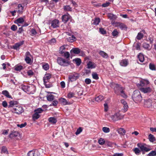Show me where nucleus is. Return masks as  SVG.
Returning <instances> with one entry per match:
<instances>
[{
  "mask_svg": "<svg viewBox=\"0 0 156 156\" xmlns=\"http://www.w3.org/2000/svg\"><path fill=\"white\" fill-rule=\"evenodd\" d=\"M110 86L114 89L115 93L118 95L120 94L121 90H124V88L121 87L120 85L113 83H111Z\"/></svg>",
  "mask_w": 156,
  "mask_h": 156,
  "instance_id": "nucleus-1",
  "label": "nucleus"
},
{
  "mask_svg": "<svg viewBox=\"0 0 156 156\" xmlns=\"http://www.w3.org/2000/svg\"><path fill=\"white\" fill-rule=\"evenodd\" d=\"M132 98L136 103L140 102L142 100V97L140 92L137 90H135L132 94Z\"/></svg>",
  "mask_w": 156,
  "mask_h": 156,
  "instance_id": "nucleus-2",
  "label": "nucleus"
},
{
  "mask_svg": "<svg viewBox=\"0 0 156 156\" xmlns=\"http://www.w3.org/2000/svg\"><path fill=\"white\" fill-rule=\"evenodd\" d=\"M111 118L113 121H116L122 119L124 116L121 115L119 112L114 114L113 115L110 116Z\"/></svg>",
  "mask_w": 156,
  "mask_h": 156,
  "instance_id": "nucleus-3",
  "label": "nucleus"
},
{
  "mask_svg": "<svg viewBox=\"0 0 156 156\" xmlns=\"http://www.w3.org/2000/svg\"><path fill=\"white\" fill-rule=\"evenodd\" d=\"M79 74L76 73L69 74L68 76V82H72L76 81L79 78Z\"/></svg>",
  "mask_w": 156,
  "mask_h": 156,
  "instance_id": "nucleus-4",
  "label": "nucleus"
},
{
  "mask_svg": "<svg viewBox=\"0 0 156 156\" xmlns=\"http://www.w3.org/2000/svg\"><path fill=\"white\" fill-rule=\"evenodd\" d=\"M57 61L59 65L64 66H68L70 64V63L68 61L61 57L57 58Z\"/></svg>",
  "mask_w": 156,
  "mask_h": 156,
  "instance_id": "nucleus-5",
  "label": "nucleus"
},
{
  "mask_svg": "<svg viewBox=\"0 0 156 156\" xmlns=\"http://www.w3.org/2000/svg\"><path fill=\"white\" fill-rule=\"evenodd\" d=\"M11 111L13 112L16 113L18 114H21L23 112L24 110L22 107L20 105H16L12 109Z\"/></svg>",
  "mask_w": 156,
  "mask_h": 156,
  "instance_id": "nucleus-6",
  "label": "nucleus"
},
{
  "mask_svg": "<svg viewBox=\"0 0 156 156\" xmlns=\"http://www.w3.org/2000/svg\"><path fill=\"white\" fill-rule=\"evenodd\" d=\"M137 146L143 152H148L151 150V148L147 147V145L144 143H138Z\"/></svg>",
  "mask_w": 156,
  "mask_h": 156,
  "instance_id": "nucleus-7",
  "label": "nucleus"
},
{
  "mask_svg": "<svg viewBox=\"0 0 156 156\" xmlns=\"http://www.w3.org/2000/svg\"><path fill=\"white\" fill-rule=\"evenodd\" d=\"M149 81L147 80L142 79L140 81L139 83L137 84V86L140 90V88L144 87L149 83Z\"/></svg>",
  "mask_w": 156,
  "mask_h": 156,
  "instance_id": "nucleus-8",
  "label": "nucleus"
},
{
  "mask_svg": "<svg viewBox=\"0 0 156 156\" xmlns=\"http://www.w3.org/2000/svg\"><path fill=\"white\" fill-rule=\"evenodd\" d=\"M141 92L144 94H148L153 91V89L150 87H144L140 88L139 90Z\"/></svg>",
  "mask_w": 156,
  "mask_h": 156,
  "instance_id": "nucleus-9",
  "label": "nucleus"
},
{
  "mask_svg": "<svg viewBox=\"0 0 156 156\" xmlns=\"http://www.w3.org/2000/svg\"><path fill=\"white\" fill-rule=\"evenodd\" d=\"M121 103L123 105V108L122 110V112L125 113L128 110V106L127 102L124 99H122L120 101Z\"/></svg>",
  "mask_w": 156,
  "mask_h": 156,
  "instance_id": "nucleus-10",
  "label": "nucleus"
},
{
  "mask_svg": "<svg viewBox=\"0 0 156 156\" xmlns=\"http://www.w3.org/2000/svg\"><path fill=\"white\" fill-rule=\"evenodd\" d=\"M51 27L53 28H56L59 26V21L57 20H55L50 23Z\"/></svg>",
  "mask_w": 156,
  "mask_h": 156,
  "instance_id": "nucleus-11",
  "label": "nucleus"
},
{
  "mask_svg": "<svg viewBox=\"0 0 156 156\" xmlns=\"http://www.w3.org/2000/svg\"><path fill=\"white\" fill-rule=\"evenodd\" d=\"M28 156H40V154L37 150H32L28 153Z\"/></svg>",
  "mask_w": 156,
  "mask_h": 156,
  "instance_id": "nucleus-12",
  "label": "nucleus"
},
{
  "mask_svg": "<svg viewBox=\"0 0 156 156\" xmlns=\"http://www.w3.org/2000/svg\"><path fill=\"white\" fill-rule=\"evenodd\" d=\"M71 18V16L69 14H65L62 16V21L64 23H66Z\"/></svg>",
  "mask_w": 156,
  "mask_h": 156,
  "instance_id": "nucleus-13",
  "label": "nucleus"
},
{
  "mask_svg": "<svg viewBox=\"0 0 156 156\" xmlns=\"http://www.w3.org/2000/svg\"><path fill=\"white\" fill-rule=\"evenodd\" d=\"M115 26L119 27L122 30H125L127 28L126 26L124 24L120 22L116 23Z\"/></svg>",
  "mask_w": 156,
  "mask_h": 156,
  "instance_id": "nucleus-14",
  "label": "nucleus"
},
{
  "mask_svg": "<svg viewBox=\"0 0 156 156\" xmlns=\"http://www.w3.org/2000/svg\"><path fill=\"white\" fill-rule=\"evenodd\" d=\"M51 77V75L50 73L45 74L43 77L44 83H48L50 78Z\"/></svg>",
  "mask_w": 156,
  "mask_h": 156,
  "instance_id": "nucleus-15",
  "label": "nucleus"
},
{
  "mask_svg": "<svg viewBox=\"0 0 156 156\" xmlns=\"http://www.w3.org/2000/svg\"><path fill=\"white\" fill-rule=\"evenodd\" d=\"M59 100L60 103L63 105H65L70 104V103L65 98H61L59 99Z\"/></svg>",
  "mask_w": 156,
  "mask_h": 156,
  "instance_id": "nucleus-16",
  "label": "nucleus"
},
{
  "mask_svg": "<svg viewBox=\"0 0 156 156\" xmlns=\"http://www.w3.org/2000/svg\"><path fill=\"white\" fill-rule=\"evenodd\" d=\"M81 51L78 48H73L71 50L70 52L71 54L73 53L76 54H78Z\"/></svg>",
  "mask_w": 156,
  "mask_h": 156,
  "instance_id": "nucleus-17",
  "label": "nucleus"
},
{
  "mask_svg": "<svg viewBox=\"0 0 156 156\" xmlns=\"http://www.w3.org/2000/svg\"><path fill=\"white\" fill-rule=\"evenodd\" d=\"M87 66L88 68H94L96 67V65L92 62L89 61L87 63Z\"/></svg>",
  "mask_w": 156,
  "mask_h": 156,
  "instance_id": "nucleus-18",
  "label": "nucleus"
},
{
  "mask_svg": "<svg viewBox=\"0 0 156 156\" xmlns=\"http://www.w3.org/2000/svg\"><path fill=\"white\" fill-rule=\"evenodd\" d=\"M23 42L24 41H22L16 43L13 46V48L16 50L18 49L20 46L23 44Z\"/></svg>",
  "mask_w": 156,
  "mask_h": 156,
  "instance_id": "nucleus-19",
  "label": "nucleus"
},
{
  "mask_svg": "<svg viewBox=\"0 0 156 156\" xmlns=\"http://www.w3.org/2000/svg\"><path fill=\"white\" fill-rule=\"evenodd\" d=\"M19 134V133L16 131L12 132L9 135V138H12L14 137H16L18 136Z\"/></svg>",
  "mask_w": 156,
  "mask_h": 156,
  "instance_id": "nucleus-20",
  "label": "nucleus"
},
{
  "mask_svg": "<svg viewBox=\"0 0 156 156\" xmlns=\"http://www.w3.org/2000/svg\"><path fill=\"white\" fill-rule=\"evenodd\" d=\"M73 62L77 66H80L81 63V59L78 58L73 59Z\"/></svg>",
  "mask_w": 156,
  "mask_h": 156,
  "instance_id": "nucleus-21",
  "label": "nucleus"
},
{
  "mask_svg": "<svg viewBox=\"0 0 156 156\" xmlns=\"http://www.w3.org/2000/svg\"><path fill=\"white\" fill-rule=\"evenodd\" d=\"M128 61L127 60L123 59L121 60L120 62V65L123 66H126L128 64Z\"/></svg>",
  "mask_w": 156,
  "mask_h": 156,
  "instance_id": "nucleus-22",
  "label": "nucleus"
},
{
  "mask_svg": "<svg viewBox=\"0 0 156 156\" xmlns=\"http://www.w3.org/2000/svg\"><path fill=\"white\" fill-rule=\"evenodd\" d=\"M23 22L24 20L23 18L21 17L16 20L15 21V23L17 24L19 26H20V24L23 23Z\"/></svg>",
  "mask_w": 156,
  "mask_h": 156,
  "instance_id": "nucleus-23",
  "label": "nucleus"
},
{
  "mask_svg": "<svg viewBox=\"0 0 156 156\" xmlns=\"http://www.w3.org/2000/svg\"><path fill=\"white\" fill-rule=\"evenodd\" d=\"M99 54L103 58H107L108 57V55L106 53L102 51H99Z\"/></svg>",
  "mask_w": 156,
  "mask_h": 156,
  "instance_id": "nucleus-24",
  "label": "nucleus"
},
{
  "mask_svg": "<svg viewBox=\"0 0 156 156\" xmlns=\"http://www.w3.org/2000/svg\"><path fill=\"white\" fill-rule=\"evenodd\" d=\"M35 87L34 86H29L27 90V93L28 94H33L34 93V91L33 90L34 89Z\"/></svg>",
  "mask_w": 156,
  "mask_h": 156,
  "instance_id": "nucleus-25",
  "label": "nucleus"
},
{
  "mask_svg": "<svg viewBox=\"0 0 156 156\" xmlns=\"http://www.w3.org/2000/svg\"><path fill=\"white\" fill-rule=\"evenodd\" d=\"M2 94L7 98H12L11 96L9 95V92L7 90H4L2 91Z\"/></svg>",
  "mask_w": 156,
  "mask_h": 156,
  "instance_id": "nucleus-26",
  "label": "nucleus"
},
{
  "mask_svg": "<svg viewBox=\"0 0 156 156\" xmlns=\"http://www.w3.org/2000/svg\"><path fill=\"white\" fill-rule=\"evenodd\" d=\"M48 121L49 122L52 124H55L57 121L56 119L54 117H50L49 118Z\"/></svg>",
  "mask_w": 156,
  "mask_h": 156,
  "instance_id": "nucleus-27",
  "label": "nucleus"
},
{
  "mask_svg": "<svg viewBox=\"0 0 156 156\" xmlns=\"http://www.w3.org/2000/svg\"><path fill=\"white\" fill-rule=\"evenodd\" d=\"M90 69H84L83 70L82 74L83 75H86L90 74Z\"/></svg>",
  "mask_w": 156,
  "mask_h": 156,
  "instance_id": "nucleus-28",
  "label": "nucleus"
},
{
  "mask_svg": "<svg viewBox=\"0 0 156 156\" xmlns=\"http://www.w3.org/2000/svg\"><path fill=\"white\" fill-rule=\"evenodd\" d=\"M104 99V97L102 95H99L95 98V100L98 102H100Z\"/></svg>",
  "mask_w": 156,
  "mask_h": 156,
  "instance_id": "nucleus-29",
  "label": "nucleus"
},
{
  "mask_svg": "<svg viewBox=\"0 0 156 156\" xmlns=\"http://www.w3.org/2000/svg\"><path fill=\"white\" fill-rule=\"evenodd\" d=\"M93 24L96 25H98L100 22V20L99 18H96L93 20Z\"/></svg>",
  "mask_w": 156,
  "mask_h": 156,
  "instance_id": "nucleus-30",
  "label": "nucleus"
},
{
  "mask_svg": "<svg viewBox=\"0 0 156 156\" xmlns=\"http://www.w3.org/2000/svg\"><path fill=\"white\" fill-rule=\"evenodd\" d=\"M46 98L48 101H52L54 100L55 96L52 94H50L47 95Z\"/></svg>",
  "mask_w": 156,
  "mask_h": 156,
  "instance_id": "nucleus-31",
  "label": "nucleus"
},
{
  "mask_svg": "<svg viewBox=\"0 0 156 156\" xmlns=\"http://www.w3.org/2000/svg\"><path fill=\"white\" fill-rule=\"evenodd\" d=\"M17 102L14 101H11L9 102V107H12L14 106H16V105L17 104Z\"/></svg>",
  "mask_w": 156,
  "mask_h": 156,
  "instance_id": "nucleus-32",
  "label": "nucleus"
},
{
  "mask_svg": "<svg viewBox=\"0 0 156 156\" xmlns=\"http://www.w3.org/2000/svg\"><path fill=\"white\" fill-rule=\"evenodd\" d=\"M139 60L141 62H143L144 60V58L143 54L140 53L138 56Z\"/></svg>",
  "mask_w": 156,
  "mask_h": 156,
  "instance_id": "nucleus-33",
  "label": "nucleus"
},
{
  "mask_svg": "<svg viewBox=\"0 0 156 156\" xmlns=\"http://www.w3.org/2000/svg\"><path fill=\"white\" fill-rule=\"evenodd\" d=\"M118 132L120 135H123L125 134L126 132L124 129L122 128H120L118 129Z\"/></svg>",
  "mask_w": 156,
  "mask_h": 156,
  "instance_id": "nucleus-34",
  "label": "nucleus"
},
{
  "mask_svg": "<svg viewBox=\"0 0 156 156\" xmlns=\"http://www.w3.org/2000/svg\"><path fill=\"white\" fill-rule=\"evenodd\" d=\"M67 39L68 41L70 42H73L76 39V37L73 35L68 37Z\"/></svg>",
  "mask_w": 156,
  "mask_h": 156,
  "instance_id": "nucleus-35",
  "label": "nucleus"
},
{
  "mask_svg": "<svg viewBox=\"0 0 156 156\" xmlns=\"http://www.w3.org/2000/svg\"><path fill=\"white\" fill-rule=\"evenodd\" d=\"M40 115L39 114L35 112L32 116L33 119L34 120H35L38 119L40 117Z\"/></svg>",
  "mask_w": 156,
  "mask_h": 156,
  "instance_id": "nucleus-36",
  "label": "nucleus"
},
{
  "mask_svg": "<svg viewBox=\"0 0 156 156\" xmlns=\"http://www.w3.org/2000/svg\"><path fill=\"white\" fill-rule=\"evenodd\" d=\"M119 34V32L116 29H115L112 32V35L114 37H117Z\"/></svg>",
  "mask_w": 156,
  "mask_h": 156,
  "instance_id": "nucleus-37",
  "label": "nucleus"
},
{
  "mask_svg": "<svg viewBox=\"0 0 156 156\" xmlns=\"http://www.w3.org/2000/svg\"><path fill=\"white\" fill-rule=\"evenodd\" d=\"M19 10L18 11V12L19 13H21L23 12V6L21 4H19L18 6Z\"/></svg>",
  "mask_w": 156,
  "mask_h": 156,
  "instance_id": "nucleus-38",
  "label": "nucleus"
},
{
  "mask_svg": "<svg viewBox=\"0 0 156 156\" xmlns=\"http://www.w3.org/2000/svg\"><path fill=\"white\" fill-rule=\"evenodd\" d=\"M108 17L110 20H114L117 17L116 16L112 14H109L108 15Z\"/></svg>",
  "mask_w": 156,
  "mask_h": 156,
  "instance_id": "nucleus-39",
  "label": "nucleus"
},
{
  "mask_svg": "<svg viewBox=\"0 0 156 156\" xmlns=\"http://www.w3.org/2000/svg\"><path fill=\"white\" fill-rule=\"evenodd\" d=\"M143 47L144 48L147 49L148 50H150L151 49L149 44L146 43H144L143 44Z\"/></svg>",
  "mask_w": 156,
  "mask_h": 156,
  "instance_id": "nucleus-40",
  "label": "nucleus"
},
{
  "mask_svg": "<svg viewBox=\"0 0 156 156\" xmlns=\"http://www.w3.org/2000/svg\"><path fill=\"white\" fill-rule=\"evenodd\" d=\"M149 140L152 142H154L155 141V138L154 136L151 134H150L149 135Z\"/></svg>",
  "mask_w": 156,
  "mask_h": 156,
  "instance_id": "nucleus-41",
  "label": "nucleus"
},
{
  "mask_svg": "<svg viewBox=\"0 0 156 156\" xmlns=\"http://www.w3.org/2000/svg\"><path fill=\"white\" fill-rule=\"evenodd\" d=\"M1 152L2 153H5L8 154V151L7 148L4 146H3L2 148Z\"/></svg>",
  "mask_w": 156,
  "mask_h": 156,
  "instance_id": "nucleus-42",
  "label": "nucleus"
},
{
  "mask_svg": "<svg viewBox=\"0 0 156 156\" xmlns=\"http://www.w3.org/2000/svg\"><path fill=\"white\" fill-rule=\"evenodd\" d=\"M92 75L93 78L94 79H95V80H98L99 79V77L98 76V74L96 73L95 72H93L92 73Z\"/></svg>",
  "mask_w": 156,
  "mask_h": 156,
  "instance_id": "nucleus-43",
  "label": "nucleus"
},
{
  "mask_svg": "<svg viewBox=\"0 0 156 156\" xmlns=\"http://www.w3.org/2000/svg\"><path fill=\"white\" fill-rule=\"evenodd\" d=\"M133 151L137 155H139L140 152V150L138 148L136 147L134 148Z\"/></svg>",
  "mask_w": 156,
  "mask_h": 156,
  "instance_id": "nucleus-44",
  "label": "nucleus"
},
{
  "mask_svg": "<svg viewBox=\"0 0 156 156\" xmlns=\"http://www.w3.org/2000/svg\"><path fill=\"white\" fill-rule=\"evenodd\" d=\"M43 110L41 108H39L34 110V112L36 113L39 114L42 112Z\"/></svg>",
  "mask_w": 156,
  "mask_h": 156,
  "instance_id": "nucleus-45",
  "label": "nucleus"
},
{
  "mask_svg": "<svg viewBox=\"0 0 156 156\" xmlns=\"http://www.w3.org/2000/svg\"><path fill=\"white\" fill-rule=\"evenodd\" d=\"M75 94L72 92H69L67 95V97L69 98H71L74 97Z\"/></svg>",
  "mask_w": 156,
  "mask_h": 156,
  "instance_id": "nucleus-46",
  "label": "nucleus"
},
{
  "mask_svg": "<svg viewBox=\"0 0 156 156\" xmlns=\"http://www.w3.org/2000/svg\"><path fill=\"white\" fill-rule=\"evenodd\" d=\"M148 156H156V151H152L148 154Z\"/></svg>",
  "mask_w": 156,
  "mask_h": 156,
  "instance_id": "nucleus-47",
  "label": "nucleus"
},
{
  "mask_svg": "<svg viewBox=\"0 0 156 156\" xmlns=\"http://www.w3.org/2000/svg\"><path fill=\"white\" fill-rule=\"evenodd\" d=\"M102 130L105 133H108L110 132V129L109 128L104 127L102 128Z\"/></svg>",
  "mask_w": 156,
  "mask_h": 156,
  "instance_id": "nucleus-48",
  "label": "nucleus"
},
{
  "mask_svg": "<svg viewBox=\"0 0 156 156\" xmlns=\"http://www.w3.org/2000/svg\"><path fill=\"white\" fill-rule=\"evenodd\" d=\"M58 104V101L56 100H54L52 103L50 105V106H57V105Z\"/></svg>",
  "mask_w": 156,
  "mask_h": 156,
  "instance_id": "nucleus-49",
  "label": "nucleus"
},
{
  "mask_svg": "<svg viewBox=\"0 0 156 156\" xmlns=\"http://www.w3.org/2000/svg\"><path fill=\"white\" fill-rule=\"evenodd\" d=\"M64 9L65 10L68 11H71L72 10V8H71L68 5L65 6L64 7Z\"/></svg>",
  "mask_w": 156,
  "mask_h": 156,
  "instance_id": "nucleus-50",
  "label": "nucleus"
},
{
  "mask_svg": "<svg viewBox=\"0 0 156 156\" xmlns=\"http://www.w3.org/2000/svg\"><path fill=\"white\" fill-rule=\"evenodd\" d=\"M143 37V35L141 33H139L136 36V38L138 40H140Z\"/></svg>",
  "mask_w": 156,
  "mask_h": 156,
  "instance_id": "nucleus-51",
  "label": "nucleus"
},
{
  "mask_svg": "<svg viewBox=\"0 0 156 156\" xmlns=\"http://www.w3.org/2000/svg\"><path fill=\"white\" fill-rule=\"evenodd\" d=\"M64 57L67 59L70 56V54L69 53V52L68 51H66V52H64Z\"/></svg>",
  "mask_w": 156,
  "mask_h": 156,
  "instance_id": "nucleus-52",
  "label": "nucleus"
},
{
  "mask_svg": "<svg viewBox=\"0 0 156 156\" xmlns=\"http://www.w3.org/2000/svg\"><path fill=\"white\" fill-rule=\"evenodd\" d=\"M124 90H121L120 94L119 95H120L122 97H123V98H126L127 95L125 93Z\"/></svg>",
  "mask_w": 156,
  "mask_h": 156,
  "instance_id": "nucleus-53",
  "label": "nucleus"
},
{
  "mask_svg": "<svg viewBox=\"0 0 156 156\" xmlns=\"http://www.w3.org/2000/svg\"><path fill=\"white\" fill-rule=\"evenodd\" d=\"M27 74L28 76H31L34 75V72L32 70H29L27 71Z\"/></svg>",
  "mask_w": 156,
  "mask_h": 156,
  "instance_id": "nucleus-54",
  "label": "nucleus"
},
{
  "mask_svg": "<svg viewBox=\"0 0 156 156\" xmlns=\"http://www.w3.org/2000/svg\"><path fill=\"white\" fill-rule=\"evenodd\" d=\"M98 142L100 144L103 145L105 143V140L103 139L100 138L98 140Z\"/></svg>",
  "mask_w": 156,
  "mask_h": 156,
  "instance_id": "nucleus-55",
  "label": "nucleus"
},
{
  "mask_svg": "<svg viewBox=\"0 0 156 156\" xmlns=\"http://www.w3.org/2000/svg\"><path fill=\"white\" fill-rule=\"evenodd\" d=\"M30 57H26L25 60L27 63L30 64L31 62V59Z\"/></svg>",
  "mask_w": 156,
  "mask_h": 156,
  "instance_id": "nucleus-56",
  "label": "nucleus"
},
{
  "mask_svg": "<svg viewBox=\"0 0 156 156\" xmlns=\"http://www.w3.org/2000/svg\"><path fill=\"white\" fill-rule=\"evenodd\" d=\"M82 131V128L80 127L78 128L75 133V134L77 135L79 134Z\"/></svg>",
  "mask_w": 156,
  "mask_h": 156,
  "instance_id": "nucleus-57",
  "label": "nucleus"
},
{
  "mask_svg": "<svg viewBox=\"0 0 156 156\" xmlns=\"http://www.w3.org/2000/svg\"><path fill=\"white\" fill-rule=\"evenodd\" d=\"M99 32L102 34H104L106 33V31L102 28H99Z\"/></svg>",
  "mask_w": 156,
  "mask_h": 156,
  "instance_id": "nucleus-58",
  "label": "nucleus"
},
{
  "mask_svg": "<svg viewBox=\"0 0 156 156\" xmlns=\"http://www.w3.org/2000/svg\"><path fill=\"white\" fill-rule=\"evenodd\" d=\"M42 67L43 68H49V66L47 63H44L42 65Z\"/></svg>",
  "mask_w": 156,
  "mask_h": 156,
  "instance_id": "nucleus-59",
  "label": "nucleus"
},
{
  "mask_svg": "<svg viewBox=\"0 0 156 156\" xmlns=\"http://www.w3.org/2000/svg\"><path fill=\"white\" fill-rule=\"evenodd\" d=\"M85 82L86 84H89L91 83V81L90 79L86 78L85 80Z\"/></svg>",
  "mask_w": 156,
  "mask_h": 156,
  "instance_id": "nucleus-60",
  "label": "nucleus"
},
{
  "mask_svg": "<svg viewBox=\"0 0 156 156\" xmlns=\"http://www.w3.org/2000/svg\"><path fill=\"white\" fill-rule=\"evenodd\" d=\"M65 47L64 46H62L60 47V51L61 52V54H63L64 53V50L65 49Z\"/></svg>",
  "mask_w": 156,
  "mask_h": 156,
  "instance_id": "nucleus-61",
  "label": "nucleus"
},
{
  "mask_svg": "<svg viewBox=\"0 0 156 156\" xmlns=\"http://www.w3.org/2000/svg\"><path fill=\"white\" fill-rule=\"evenodd\" d=\"M31 35L33 36L37 34V32L35 29H33L31 30Z\"/></svg>",
  "mask_w": 156,
  "mask_h": 156,
  "instance_id": "nucleus-62",
  "label": "nucleus"
},
{
  "mask_svg": "<svg viewBox=\"0 0 156 156\" xmlns=\"http://www.w3.org/2000/svg\"><path fill=\"white\" fill-rule=\"evenodd\" d=\"M104 111L105 112H107L108 110V107L107 104L105 103L104 104Z\"/></svg>",
  "mask_w": 156,
  "mask_h": 156,
  "instance_id": "nucleus-63",
  "label": "nucleus"
},
{
  "mask_svg": "<svg viewBox=\"0 0 156 156\" xmlns=\"http://www.w3.org/2000/svg\"><path fill=\"white\" fill-rule=\"evenodd\" d=\"M29 87V86H24L23 87L22 89L25 92H27Z\"/></svg>",
  "mask_w": 156,
  "mask_h": 156,
  "instance_id": "nucleus-64",
  "label": "nucleus"
}]
</instances>
